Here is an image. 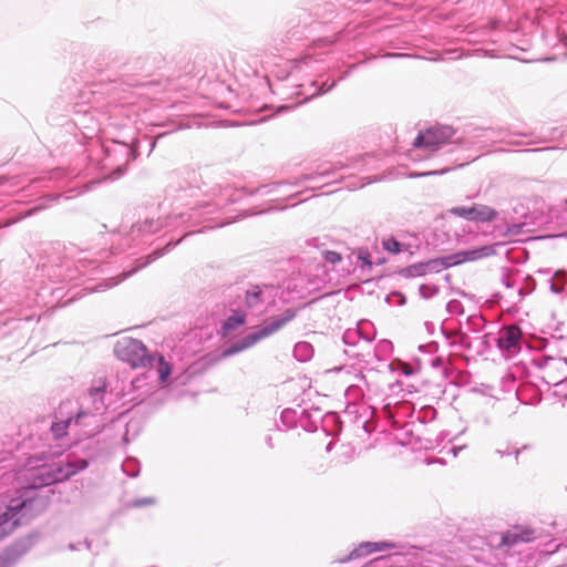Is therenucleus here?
Masks as SVG:
<instances>
[{
    "mask_svg": "<svg viewBox=\"0 0 567 567\" xmlns=\"http://www.w3.org/2000/svg\"><path fill=\"white\" fill-rule=\"evenodd\" d=\"M359 258L363 261V265L367 266L368 268H371L372 267V261L370 260V256L369 255H360Z\"/></svg>",
    "mask_w": 567,
    "mask_h": 567,
    "instance_id": "19",
    "label": "nucleus"
},
{
    "mask_svg": "<svg viewBox=\"0 0 567 567\" xmlns=\"http://www.w3.org/2000/svg\"><path fill=\"white\" fill-rule=\"evenodd\" d=\"M34 462H35L34 456H29V457L27 458V463H25V465H24L23 467L18 468V470L14 472V474H13V475H12V474H9L8 478L13 477V487H14V489H16V494H17V496H16V497H19V495H20V492H19V491H18V488H17V484H18V477H17V476H18L19 472H20V471H22V470H27V468L31 467V468H32V471L35 473V465H34Z\"/></svg>",
    "mask_w": 567,
    "mask_h": 567,
    "instance_id": "13",
    "label": "nucleus"
},
{
    "mask_svg": "<svg viewBox=\"0 0 567 567\" xmlns=\"http://www.w3.org/2000/svg\"><path fill=\"white\" fill-rule=\"evenodd\" d=\"M17 477L19 497L10 498L6 508L0 509V540L34 517L35 474L29 467L20 471Z\"/></svg>",
    "mask_w": 567,
    "mask_h": 567,
    "instance_id": "1",
    "label": "nucleus"
},
{
    "mask_svg": "<svg viewBox=\"0 0 567 567\" xmlns=\"http://www.w3.org/2000/svg\"><path fill=\"white\" fill-rule=\"evenodd\" d=\"M494 250L491 246H483L477 249L458 251L449 256L434 258L425 262L430 274H437L444 269L458 266L468 261H476L481 258L491 256Z\"/></svg>",
    "mask_w": 567,
    "mask_h": 567,
    "instance_id": "4",
    "label": "nucleus"
},
{
    "mask_svg": "<svg viewBox=\"0 0 567 567\" xmlns=\"http://www.w3.org/2000/svg\"><path fill=\"white\" fill-rule=\"evenodd\" d=\"M522 338V331L517 326H509L501 331L498 347L504 350L517 348Z\"/></svg>",
    "mask_w": 567,
    "mask_h": 567,
    "instance_id": "9",
    "label": "nucleus"
},
{
    "mask_svg": "<svg viewBox=\"0 0 567 567\" xmlns=\"http://www.w3.org/2000/svg\"><path fill=\"white\" fill-rule=\"evenodd\" d=\"M70 423H71V419L53 423L51 426V431H52L53 435L56 439H60V437H63L64 435H66V431H68Z\"/></svg>",
    "mask_w": 567,
    "mask_h": 567,
    "instance_id": "12",
    "label": "nucleus"
},
{
    "mask_svg": "<svg viewBox=\"0 0 567 567\" xmlns=\"http://www.w3.org/2000/svg\"><path fill=\"white\" fill-rule=\"evenodd\" d=\"M32 534L21 538L0 551V567H14L32 548Z\"/></svg>",
    "mask_w": 567,
    "mask_h": 567,
    "instance_id": "5",
    "label": "nucleus"
},
{
    "mask_svg": "<svg viewBox=\"0 0 567 567\" xmlns=\"http://www.w3.org/2000/svg\"><path fill=\"white\" fill-rule=\"evenodd\" d=\"M246 321V316L244 313H237L227 318L224 322L223 328L227 331L235 330L237 327L244 324Z\"/></svg>",
    "mask_w": 567,
    "mask_h": 567,
    "instance_id": "11",
    "label": "nucleus"
},
{
    "mask_svg": "<svg viewBox=\"0 0 567 567\" xmlns=\"http://www.w3.org/2000/svg\"><path fill=\"white\" fill-rule=\"evenodd\" d=\"M157 371H158L159 379L162 382L166 381L172 372V368H171L169 363L166 362L164 357H162V355L158 358Z\"/></svg>",
    "mask_w": 567,
    "mask_h": 567,
    "instance_id": "14",
    "label": "nucleus"
},
{
    "mask_svg": "<svg viewBox=\"0 0 567 567\" xmlns=\"http://www.w3.org/2000/svg\"><path fill=\"white\" fill-rule=\"evenodd\" d=\"M405 271L410 276H424L426 274H430L427 267H425V262L409 266Z\"/></svg>",
    "mask_w": 567,
    "mask_h": 567,
    "instance_id": "15",
    "label": "nucleus"
},
{
    "mask_svg": "<svg viewBox=\"0 0 567 567\" xmlns=\"http://www.w3.org/2000/svg\"><path fill=\"white\" fill-rule=\"evenodd\" d=\"M535 539V530L529 527L514 526L502 536L501 545L514 546L519 543H529Z\"/></svg>",
    "mask_w": 567,
    "mask_h": 567,
    "instance_id": "8",
    "label": "nucleus"
},
{
    "mask_svg": "<svg viewBox=\"0 0 567 567\" xmlns=\"http://www.w3.org/2000/svg\"><path fill=\"white\" fill-rule=\"evenodd\" d=\"M246 302H247L248 307H254L257 303H259L260 302V290L255 289L252 291H248L247 296H246Z\"/></svg>",
    "mask_w": 567,
    "mask_h": 567,
    "instance_id": "17",
    "label": "nucleus"
},
{
    "mask_svg": "<svg viewBox=\"0 0 567 567\" xmlns=\"http://www.w3.org/2000/svg\"><path fill=\"white\" fill-rule=\"evenodd\" d=\"M323 259L329 264H338L342 260V257L339 252L333 250H326L323 251Z\"/></svg>",
    "mask_w": 567,
    "mask_h": 567,
    "instance_id": "18",
    "label": "nucleus"
},
{
    "mask_svg": "<svg viewBox=\"0 0 567 567\" xmlns=\"http://www.w3.org/2000/svg\"><path fill=\"white\" fill-rule=\"evenodd\" d=\"M382 245L385 250L392 254H398L401 251V244L394 238L383 240Z\"/></svg>",
    "mask_w": 567,
    "mask_h": 567,
    "instance_id": "16",
    "label": "nucleus"
},
{
    "mask_svg": "<svg viewBox=\"0 0 567 567\" xmlns=\"http://www.w3.org/2000/svg\"><path fill=\"white\" fill-rule=\"evenodd\" d=\"M296 317V311L292 309H287L280 317L271 318L269 323L265 327L260 328L258 331L246 336L239 343L234 344L233 347L226 349L221 357L227 358L235 353H238L245 349H248L261 341L265 338H268L272 333L280 330L284 326L290 322Z\"/></svg>",
    "mask_w": 567,
    "mask_h": 567,
    "instance_id": "3",
    "label": "nucleus"
},
{
    "mask_svg": "<svg viewBox=\"0 0 567 567\" xmlns=\"http://www.w3.org/2000/svg\"><path fill=\"white\" fill-rule=\"evenodd\" d=\"M114 352L121 361L126 362L133 369L150 368L154 359L142 341L130 337L120 339L115 343Z\"/></svg>",
    "mask_w": 567,
    "mask_h": 567,
    "instance_id": "2",
    "label": "nucleus"
},
{
    "mask_svg": "<svg viewBox=\"0 0 567 567\" xmlns=\"http://www.w3.org/2000/svg\"><path fill=\"white\" fill-rule=\"evenodd\" d=\"M396 548L392 542H364L361 543L352 553L354 557H364L375 551Z\"/></svg>",
    "mask_w": 567,
    "mask_h": 567,
    "instance_id": "10",
    "label": "nucleus"
},
{
    "mask_svg": "<svg viewBox=\"0 0 567 567\" xmlns=\"http://www.w3.org/2000/svg\"><path fill=\"white\" fill-rule=\"evenodd\" d=\"M449 138V135L442 131L436 128H430L425 132L421 133L414 141L415 147H424L429 151H435L441 145L445 144Z\"/></svg>",
    "mask_w": 567,
    "mask_h": 567,
    "instance_id": "7",
    "label": "nucleus"
},
{
    "mask_svg": "<svg viewBox=\"0 0 567 567\" xmlns=\"http://www.w3.org/2000/svg\"><path fill=\"white\" fill-rule=\"evenodd\" d=\"M454 216L462 217L471 221L488 223L496 218L497 212L487 205L474 204L471 207L457 206L451 209Z\"/></svg>",
    "mask_w": 567,
    "mask_h": 567,
    "instance_id": "6",
    "label": "nucleus"
},
{
    "mask_svg": "<svg viewBox=\"0 0 567 567\" xmlns=\"http://www.w3.org/2000/svg\"><path fill=\"white\" fill-rule=\"evenodd\" d=\"M86 465H87L86 461H82L80 468H84V467H86Z\"/></svg>",
    "mask_w": 567,
    "mask_h": 567,
    "instance_id": "20",
    "label": "nucleus"
}]
</instances>
